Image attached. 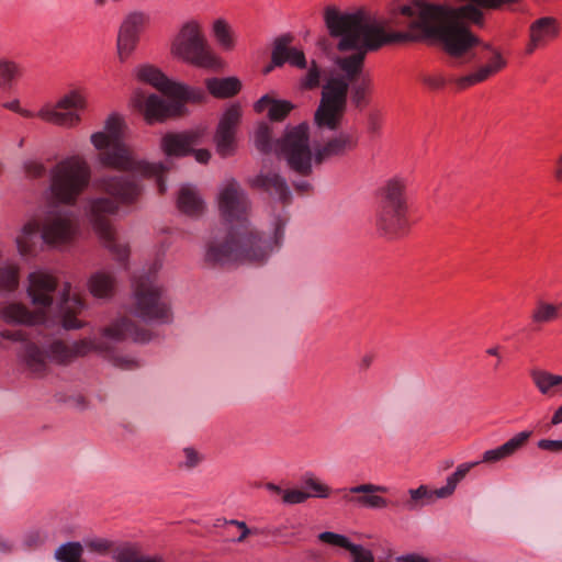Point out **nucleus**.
Here are the masks:
<instances>
[{
  "instance_id": "54",
  "label": "nucleus",
  "mask_w": 562,
  "mask_h": 562,
  "mask_svg": "<svg viewBox=\"0 0 562 562\" xmlns=\"http://www.w3.org/2000/svg\"><path fill=\"white\" fill-rule=\"evenodd\" d=\"M194 157L200 164H207L211 158V153L207 149H198L194 151Z\"/></svg>"
},
{
  "instance_id": "39",
  "label": "nucleus",
  "mask_w": 562,
  "mask_h": 562,
  "mask_svg": "<svg viewBox=\"0 0 562 562\" xmlns=\"http://www.w3.org/2000/svg\"><path fill=\"white\" fill-rule=\"evenodd\" d=\"M256 147L262 153H269L272 149L271 130L267 123H260L255 134Z\"/></svg>"
},
{
  "instance_id": "52",
  "label": "nucleus",
  "mask_w": 562,
  "mask_h": 562,
  "mask_svg": "<svg viewBox=\"0 0 562 562\" xmlns=\"http://www.w3.org/2000/svg\"><path fill=\"white\" fill-rule=\"evenodd\" d=\"M374 360L375 356L372 352H367L360 358L358 367L361 371H366L372 366Z\"/></svg>"
},
{
  "instance_id": "30",
  "label": "nucleus",
  "mask_w": 562,
  "mask_h": 562,
  "mask_svg": "<svg viewBox=\"0 0 562 562\" xmlns=\"http://www.w3.org/2000/svg\"><path fill=\"white\" fill-rule=\"evenodd\" d=\"M115 278L109 271H98L93 273L88 282L90 293L95 297H110L114 293Z\"/></svg>"
},
{
  "instance_id": "22",
  "label": "nucleus",
  "mask_w": 562,
  "mask_h": 562,
  "mask_svg": "<svg viewBox=\"0 0 562 562\" xmlns=\"http://www.w3.org/2000/svg\"><path fill=\"white\" fill-rule=\"evenodd\" d=\"M203 131L191 130L181 133H167L161 138V149L168 157H183L201 143Z\"/></svg>"
},
{
  "instance_id": "59",
  "label": "nucleus",
  "mask_w": 562,
  "mask_h": 562,
  "mask_svg": "<svg viewBox=\"0 0 562 562\" xmlns=\"http://www.w3.org/2000/svg\"><path fill=\"white\" fill-rule=\"evenodd\" d=\"M295 189L299 193H306L310 191L311 186L307 181H302V182L295 184Z\"/></svg>"
},
{
  "instance_id": "19",
  "label": "nucleus",
  "mask_w": 562,
  "mask_h": 562,
  "mask_svg": "<svg viewBox=\"0 0 562 562\" xmlns=\"http://www.w3.org/2000/svg\"><path fill=\"white\" fill-rule=\"evenodd\" d=\"M241 117L240 106L231 105L222 115L214 142L220 156L228 157L234 154L236 147V132Z\"/></svg>"
},
{
  "instance_id": "26",
  "label": "nucleus",
  "mask_w": 562,
  "mask_h": 562,
  "mask_svg": "<svg viewBox=\"0 0 562 562\" xmlns=\"http://www.w3.org/2000/svg\"><path fill=\"white\" fill-rule=\"evenodd\" d=\"M290 37H281L276 42L272 52V61L276 66H281L284 63H289L292 66L304 68L306 60L304 53L300 49L290 46Z\"/></svg>"
},
{
  "instance_id": "43",
  "label": "nucleus",
  "mask_w": 562,
  "mask_h": 562,
  "mask_svg": "<svg viewBox=\"0 0 562 562\" xmlns=\"http://www.w3.org/2000/svg\"><path fill=\"white\" fill-rule=\"evenodd\" d=\"M321 80V70L315 64V61L312 63L311 67L307 70V74L302 79V87L305 89H314L318 87Z\"/></svg>"
},
{
  "instance_id": "11",
  "label": "nucleus",
  "mask_w": 562,
  "mask_h": 562,
  "mask_svg": "<svg viewBox=\"0 0 562 562\" xmlns=\"http://www.w3.org/2000/svg\"><path fill=\"white\" fill-rule=\"evenodd\" d=\"M90 179L91 170L85 157L72 155L60 160L50 170L49 190L53 201L65 205L76 204Z\"/></svg>"
},
{
  "instance_id": "62",
  "label": "nucleus",
  "mask_w": 562,
  "mask_h": 562,
  "mask_svg": "<svg viewBox=\"0 0 562 562\" xmlns=\"http://www.w3.org/2000/svg\"><path fill=\"white\" fill-rule=\"evenodd\" d=\"M116 560L119 562H127V557H126V553L124 551L120 552L119 555L116 557Z\"/></svg>"
},
{
  "instance_id": "14",
  "label": "nucleus",
  "mask_w": 562,
  "mask_h": 562,
  "mask_svg": "<svg viewBox=\"0 0 562 562\" xmlns=\"http://www.w3.org/2000/svg\"><path fill=\"white\" fill-rule=\"evenodd\" d=\"M104 348L94 339L85 338L72 345L55 340L49 346V352L42 351L35 344L27 342L23 350V361L33 374H43L47 369V359L58 363H67L77 357H83L93 351H103Z\"/></svg>"
},
{
  "instance_id": "61",
  "label": "nucleus",
  "mask_w": 562,
  "mask_h": 562,
  "mask_svg": "<svg viewBox=\"0 0 562 562\" xmlns=\"http://www.w3.org/2000/svg\"><path fill=\"white\" fill-rule=\"evenodd\" d=\"M108 2H109V0H93V4L97 8H102V7L106 5Z\"/></svg>"
},
{
  "instance_id": "49",
  "label": "nucleus",
  "mask_w": 562,
  "mask_h": 562,
  "mask_svg": "<svg viewBox=\"0 0 562 562\" xmlns=\"http://www.w3.org/2000/svg\"><path fill=\"white\" fill-rule=\"evenodd\" d=\"M183 454L186 458L184 465L189 469L196 467L202 460L200 453L192 448H186Z\"/></svg>"
},
{
  "instance_id": "48",
  "label": "nucleus",
  "mask_w": 562,
  "mask_h": 562,
  "mask_svg": "<svg viewBox=\"0 0 562 562\" xmlns=\"http://www.w3.org/2000/svg\"><path fill=\"white\" fill-rule=\"evenodd\" d=\"M25 172L27 177L36 179L45 175V168L41 162L30 161L25 164Z\"/></svg>"
},
{
  "instance_id": "8",
  "label": "nucleus",
  "mask_w": 562,
  "mask_h": 562,
  "mask_svg": "<svg viewBox=\"0 0 562 562\" xmlns=\"http://www.w3.org/2000/svg\"><path fill=\"white\" fill-rule=\"evenodd\" d=\"M531 435V431H520L516 434L502 446L486 450L482 456L481 462L495 463L514 456L528 443ZM479 464L480 461L465 462L458 465L457 470L448 476L446 485L440 488L429 490L427 486L420 485L418 488L409 490L411 501L408 502V506L411 508H415L417 506H423L424 504H429L436 498H447L451 496L454 493L458 483L461 482L467 474Z\"/></svg>"
},
{
  "instance_id": "18",
  "label": "nucleus",
  "mask_w": 562,
  "mask_h": 562,
  "mask_svg": "<svg viewBox=\"0 0 562 562\" xmlns=\"http://www.w3.org/2000/svg\"><path fill=\"white\" fill-rule=\"evenodd\" d=\"M149 24L150 15L145 11L135 10L123 18L116 36V54L121 63H125L134 54Z\"/></svg>"
},
{
  "instance_id": "7",
  "label": "nucleus",
  "mask_w": 562,
  "mask_h": 562,
  "mask_svg": "<svg viewBox=\"0 0 562 562\" xmlns=\"http://www.w3.org/2000/svg\"><path fill=\"white\" fill-rule=\"evenodd\" d=\"M57 279L47 272L35 271L29 276L27 294L36 306L31 311L22 303L0 304V319L9 324L44 325L56 324L49 319L54 296L57 290Z\"/></svg>"
},
{
  "instance_id": "38",
  "label": "nucleus",
  "mask_w": 562,
  "mask_h": 562,
  "mask_svg": "<svg viewBox=\"0 0 562 562\" xmlns=\"http://www.w3.org/2000/svg\"><path fill=\"white\" fill-rule=\"evenodd\" d=\"M83 548L79 542H68L56 551V559L60 562H80Z\"/></svg>"
},
{
  "instance_id": "42",
  "label": "nucleus",
  "mask_w": 562,
  "mask_h": 562,
  "mask_svg": "<svg viewBox=\"0 0 562 562\" xmlns=\"http://www.w3.org/2000/svg\"><path fill=\"white\" fill-rule=\"evenodd\" d=\"M318 538L324 543H327V544H330L334 547L344 548L347 551H349L350 546H352V543L349 542V540L346 537L338 535V533L330 532V531L322 532L318 536Z\"/></svg>"
},
{
  "instance_id": "47",
  "label": "nucleus",
  "mask_w": 562,
  "mask_h": 562,
  "mask_svg": "<svg viewBox=\"0 0 562 562\" xmlns=\"http://www.w3.org/2000/svg\"><path fill=\"white\" fill-rule=\"evenodd\" d=\"M228 527L237 529L238 535L236 537V541L238 542H243L249 535L257 533V529H249L244 521L231 520L228 522Z\"/></svg>"
},
{
  "instance_id": "24",
  "label": "nucleus",
  "mask_w": 562,
  "mask_h": 562,
  "mask_svg": "<svg viewBox=\"0 0 562 562\" xmlns=\"http://www.w3.org/2000/svg\"><path fill=\"white\" fill-rule=\"evenodd\" d=\"M104 337L115 340L132 339L134 341L145 342L150 339V334L144 327L138 326L128 317H123L103 331Z\"/></svg>"
},
{
  "instance_id": "15",
  "label": "nucleus",
  "mask_w": 562,
  "mask_h": 562,
  "mask_svg": "<svg viewBox=\"0 0 562 562\" xmlns=\"http://www.w3.org/2000/svg\"><path fill=\"white\" fill-rule=\"evenodd\" d=\"M134 297L133 316L142 321H169L170 310L164 290L151 272L135 281Z\"/></svg>"
},
{
  "instance_id": "1",
  "label": "nucleus",
  "mask_w": 562,
  "mask_h": 562,
  "mask_svg": "<svg viewBox=\"0 0 562 562\" xmlns=\"http://www.w3.org/2000/svg\"><path fill=\"white\" fill-rule=\"evenodd\" d=\"M469 2L459 8H450L427 0H412L398 8V13L407 19L405 31H387L382 20L372 19L367 22L370 32L367 46L376 48L383 44L431 40L440 43L450 56L465 55L477 41L465 23L483 22L481 7Z\"/></svg>"
},
{
  "instance_id": "20",
  "label": "nucleus",
  "mask_w": 562,
  "mask_h": 562,
  "mask_svg": "<svg viewBox=\"0 0 562 562\" xmlns=\"http://www.w3.org/2000/svg\"><path fill=\"white\" fill-rule=\"evenodd\" d=\"M387 492L389 488L386 486L370 483L337 491L345 502L373 509L387 507L389 502L380 495Z\"/></svg>"
},
{
  "instance_id": "6",
  "label": "nucleus",
  "mask_w": 562,
  "mask_h": 562,
  "mask_svg": "<svg viewBox=\"0 0 562 562\" xmlns=\"http://www.w3.org/2000/svg\"><path fill=\"white\" fill-rule=\"evenodd\" d=\"M126 124L117 114L108 117L104 131L91 135V143L99 150V162L106 168L138 173L146 178H155L158 192L166 191L164 176L167 169L161 164L137 160L133 150L123 142Z\"/></svg>"
},
{
  "instance_id": "3",
  "label": "nucleus",
  "mask_w": 562,
  "mask_h": 562,
  "mask_svg": "<svg viewBox=\"0 0 562 562\" xmlns=\"http://www.w3.org/2000/svg\"><path fill=\"white\" fill-rule=\"evenodd\" d=\"M217 203L221 216L231 225V232L224 244L213 241L207 246V262L221 266L244 260L261 263L274 247H279L285 220H277L273 239L262 238L254 232L248 223L250 204L237 181L228 180L224 183Z\"/></svg>"
},
{
  "instance_id": "23",
  "label": "nucleus",
  "mask_w": 562,
  "mask_h": 562,
  "mask_svg": "<svg viewBox=\"0 0 562 562\" xmlns=\"http://www.w3.org/2000/svg\"><path fill=\"white\" fill-rule=\"evenodd\" d=\"M70 291V285L66 283L58 301L59 322L66 329H77L82 327V323L77 318V315L83 310L85 302L80 294L71 295Z\"/></svg>"
},
{
  "instance_id": "28",
  "label": "nucleus",
  "mask_w": 562,
  "mask_h": 562,
  "mask_svg": "<svg viewBox=\"0 0 562 562\" xmlns=\"http://www.w3.org/2000/svg\"><path fill=\"white\" fill-rule=\"evenodd\" d=\"M356 143L357 140L352 135H339L327 142L321 149L316 151L315 161L321 164L328 157L341 155L345 151L352 149L356 146Z\"/></svg>"
},
{
  "instance_id": "9",
  "label": "nucleus",
  "mask_w": 562,
  "mask_h": 562,
  "mask_svg": "<svg viewBox=\"0 0 562 562\" xmlns=\"http://www.w3.org/2000/svg\"><path fill=\"white\" fill-rule=\"evenodd\" d=\"M408 182L403 177H392L378 190L374 224L387 236L405 233L409 227Z\"/></svg>"
},
{
  "instance_id": "44",
  "label": "nucleus",
  "mask_w": 562,
  "mask_h": 562,
  "mask_svg": "<svg viewBox=\"0 0 562 562\" xmlns=\"http://www.w3.org/2000/svg\"><path fill=\"white\" fill-rule=\"evenodd\" d=\"M86 546L91 552H95L102 555L110 553L113 548V543L110 540L103 538L89 540L86 542Z\"/></svg>"
},
{
  "instance_id": "55",
  "label": "nucleus",
  "mask_w": 562,
  "mask_h": 562,
  "mask_svg": "<svg viewBox=\"0 0 562 562\" xmlns=\"http://www.w3.org/2000/svg\"><path fill=\"white\" fill-rule=\"evenodd\" d=\"M502 347L501 346H493V347H490L486 349V355L488 356H492V357H496L497 358V362L495 364V368H498V366L501 364L502 362Z\"/></svg>"
},
{
  "instance_id": "45",
  "label": "nucleus",
  "mask_w": 562,
  "mask_h": 562,
  "mask_svg": "<svg viewBox=\"0 0 562 562\" xmlns=\"http://www.w3.org/2000/svg\"><path fill=\"white\" fill-rule=\"evenodd\" d=\"M308 497L310 493H306L299 488L284 490L282 501L286 504H301L304 503Z\"/></svg>"
},
{
  "instance_id": "27",
  "label": "nucleus",
  "mask_w": 562,
  "mask_h": 562,
  "mask_svg": "<svg viewBox=\"0 0 562 562\" xmlns=\"http://www.w3.org/2000/svg\"><path fill=\"white\" fill-rule=\"evenodd\" d=\"M251 187L278 196L282 204L290 201L291 194L284 182L277 173H261L251 181Z\"/></svg>"
},
{
  "instance_id": "13",
  "label": "nucleus",
  "mask_w": 562,
  "mask_h": 562,
  "mask_svg": "<svg viewBox=\"0 0 562 562\" xmlns=\"http://www.w3.org/2000/svg\"><path fill=\"white\" fill-rule=\"evenodd\" d=\"M170 52L182 61L198 67L215 68L220 65L198 20H189L180 26L171 41Z\"/></svg>"
},
{
  "instance_id": "4",
  "label": "nucleus",
  "mask_w": 562,
  "mask_h": 562,
  "mask_svg": "<svg viewBox=\"0 0 562 562\" xmlns=\"http://www.w3.org/2000/svg\"><path fill=\"white\" fill-rule=\"evenodd\" d=\"M94 186L108 196L97 198L90 202L89 216L93 229L115 260L125 262L130 256V249L126 244L117 240L111 216L122 206L135 203L142 194V188L135 179L122 176L99 178Z\"/></svg>"
},
{
  "instance_id": "5",
  "label": "nucleus",
  "mask_w": 562,
  "mask_h": 562,
  "mask_svg": "<svg viewBox=\"0 0 562 562\" xmlns=\"http://www.w3.org/2000/svg\"><path fill=\"white\" fill-rule=\"evenodd\" d=\"M136 78L160 91L167 100L155 93L136 90L132 98L134 108L148 124L161 123L182 114L187 102H202L205 93L200 88L180 85L168 79L158 68L151 65L139 66L135 70Z\"/></svg>"
},
{
  "instance_id": "21",
  "label": "nucleus",
  "mask_w": 562,
  "mask_h": 562,
  "mask_svg": "<svg viewBox=\"0 0 562 562\" xmlns=\"http://www.w3.org/2000/svg\"><path fill=\"white\" fill-rule=\"evenodd\" d=\"M560 32V25L555 18L543 16L533 21L529 26L528 42L525 54L532 55L536 50L544 48Z\"/></svg>"
},
{
  "instance_id": "29",
  "label": "nucleus",
  "mask_w": 562,
  "mask_h": 562,
  "mask_svg": "<svg viewBox=\"0 0 562 562\" xmlns=\"http://www.w3.org/2000/svg\"><path fill=\"white\" fill-rule=\"evenodd\" d=\"M24 76V67L21 63L8 58H0V89H12Z\"/></svg>"
},
{
  "instance_id": "58",
  "label": "nucleus",
  "mask_w": 562,
  "mask_h": 562,
  "mask_svg": "<svg viewBox=\"0 0 562 562\" xmlns=\"http://www.w3.org/2000/svg\"><path fill=\"white\" fill-rule=\"evenodd\" d=\"M562 423V405L554 412L551 418V425L557 426Z\"/></svg>"
},
{
  "instance_id": "33",
  "label": "nucleus",
  "mask_w": 562,
  "mask_h": 562,
  "mask_svg": "<svg viewBox=\"0 0 562 562\" xmlns=\"http://www.w3.org/2000/svg\"><path fill=\"white\" fill-rule=\"evenodd\" d=\"M205 85L209 92L216 98H229L240 90V82L236 78H211Z\"/></svg>"
},
{
  "instance_id": "16",
  "label": "nucleus",
  "mask_w": 562,
  "mask_h": 562,
  "mask_svg": "<svg viewBox=\"0 0 562 562\" xmlns=\"http://www.w3.org/2000/svg\"><path fill=\"white\" fill-rule=\"evenodd\" d=\"M276 150L295 172L307 176L312 169L313 154L308 142V126L300 124L290 128L278 142Z\"/></svg>"
},
{
  "instance_id": "41",
  "label": "nucleus",
  "mask_w": 562,
  "mask_h": 562,
  "mask_svg": "<svg viewBox=\"0 0 562 562\" xmlns=\"http://www.w3.org/2000/svg\"><path fill=\"white\" fill-rule=\"evenodd\" d=\"M304 484L312 491V493H310L311 496L322 498L329 496V487L312 475H306L304 477Z\"/></svg>"
},
{
  "instance_id": "32",
  "label": "nucleus",
  "mask_w": 562,
  "mask_h": 562,
  "mask_svg": "<svg viewBox=\"0 0 562 562\" xmlns=\"http://www.w3.org/2000/svg\"><path fill=\"white\" fill-rule=\"evenodd\" d=\"M293 109V105L288 101H277L269 95H263L255 104V111L262 113L268 111V115L272 121H282Z\"/></svg>"
},
{
  "instance_id": "40",
  "label": "nucleus",
  "mask_w": 562,
  "mask_h": 562,
  "mask_svg": "<svg viewBox=\"0 0 562 562\" xmlns=\"http://www.w3.org/2000/svg\"><path fill=\"white\" fill-rule=\"evenodd\" d=\"M456 79L457 78L453 77L446 78L442 74L436 72L424 75L422 81L429 89L439 90L445 88L448 83H453L457 87Z\"/></svg>"
},
{
  "instance_id": "50",
  "label": "nucleus",
  "mask_w": 562,
  "mask_h": 562,
  "mask_svg": "<svg viewBox=\"0 0 562 562\" xmlns=\"http://www.w3.org/2000/svg\"><path fill=\"white\" fill-rule=\"evenodd\" d=\"M538 448L551 452L562 451V440L541 439L538 441Z\"/></svg>"
},
{
  "instance_id": "10",
  "label": "nucleus",
  "mask_w": 562,
  "mask_h": 562,
  "mask_svg": "<svg viewBox=\"0 0 562 562\" xmlns=\"http://www.w3.org/2000/svg\"><path fill=\"white\" fill-rule=\"evenodd\" d=\"M40 232L44 243L54 246L64 245L75 237L77 224L71 213L56 206L47 211L43 220L33 217L23 226L22 234L16 238L21 255L33 252Z\"/></svg>"
},
{
  "instance_id": "12",
  "label": "nucleus",
  "mask_w": 562,
  "mask_h": 562,
  "mask_svg": "<svg viewBox=\"0 0 562 562\" xmlns=\"http://www.w3.org/2000/svg\"><path fill=\"white\" fill-rule=\"evenodd\" d=\"M3 106L26 119L38 117L46 123L63 127H74L81 121L79 111L87 106V92L76 88L63 95L55 104L47 103L37 112L24 109L19 100L5 102Z\"/></svg>"
},
{
  "instance_id": "51",
  "label": "nucleus",
  "mask_w": 562,
  "mask_h": 562,
  "mask_svg": "<svg viewBox=\"0 0 562 562\" xmlns=\"http://www.w3.org/2000/svg\"><path fill=\"white\" fill-rule=\"evenodd\" d=\"M26 335L27 334L24 330H21V329H15V330L5 329V330L1 331V337L2 338L14 340V341L24 340Z\"/></svg>"
},
{
  "instance_id": "57",
  "label": "nucleus",
  "mask_w": 562,
  "mask_h": 562,
  "mask_svg": "<svg viewBox=\"0 0 562 562\" xmlns=\"http://www.w3.org/2000/svg\"><path fill=\"white\" fill-rule=\"evenodd\" d=\"M398 562H428V560L420 555L413 554V555H407V557L401 558L398 560Z\"/></svg>"
},
{
  "instance_id": "36",
  "label": "nucleus",
  "mask_w": 562,
  "mask_h": 562,
  "mask_svg": "<svg viewBox=\"0 0 562 562\" xmlns=\"http://www.w3.org/2000/svg\"><path fill=\"white\" fill-rule=\"evenodd\" d=\"M213 35L217 41L218 45L225 49L231 50L235 46L234 32L224 19H217L213 22L212 26Z\"/></svg>"
},
{
  "instance_id": "35",
  "label": "nucleus",
  "mask_w": 562,
  "mask_h": 562,
  "mask_svg": "<svg viewBox=\"0 0 562 562\" xmlns=\"http://www.w3.org/2000/svg\"><path fill=\"white\" fill-rule=\"evenodd\" d=\"M373 90L372 80L369 77H362L351 88V101L357 109H364L370 103V95Z\"/></svg>"
},
{
  "instance_id": "53",
  "label": "nucleus",
  "mask_w": 562,
  "mask_h": 562,
  "mask_svg": "<svg viewBox=\"0 0 562 562\" xmlns=\"http://www.w3.org/2000/svg\"><path fill=\"white\" fill-rule=\"evenodd\" d=\"M553 178L557 182L562 183V153L558 156L553 165Z\"/></svg>"
},
{
  "instance_id": "25",
  "label": "nucleus",
  "mask_w": 562,
  "mask_h": 562,
  "mask_svg": "<svg viewBox=\"0 0 562 562\" xmlns=\"http://www.w3.org/2000/svg\"><path fill=\"white\" fill-rule=\"evenodd\" d=\"M529 378L540 395L552 398L562 394V375L533 368L529 371Z\"/></svg>"
},
{
  "instance_id": "2",
  "label": "nucleus",
  "mask_w": 562,
  "mask_h": 562,
  "mask_svg": "<svg viewBox=\"0 0 562 562\" xmlns=\"http://www.w3.org/2000/svg\"><path fill=\"white\" fill-rule=\"evenodd\" d=\"M382 20L387 31H394L393 18L371 14L360 10L353 13L341 12L336 8H328L325 12V23L330 36L338 37L340 50L357 49L350 56L338 59L339 68L345 72L346 78L331 77L323 86L319 105L315 112V122L319 127L336 130L346 111L347 93L349 83L355 82L362 71L363 60L367 52H374L387 44L376 48L367 46L370 32L367 30L369 20Z\"/></svg>"
},
{
  "instance_id": "37",
  "label": "nucleus",
  "mask_w": 562,
  "mask_h": 562,
  "mask_svg": "<svg viewBox=\"0 0 562 562\" xmlns=\"http://www.w3.org/2000/svg\"><path fill=\"white\" fill-rule=\"evenodd\" d=\"M19 285V267L8 263L0 268V290L14 291Z\"/></svg>"
},
{
  "instance_id": "60",
  "label": "nucleus",
  "mask_w": 562,
  "mask_h": 562,
  "mask_svg": "<svg viewBox=\"0 0 562 562\" xmlns=\"http://www.w3.org/2000/svg\"><path fill=\"white\" fill-rule=\"evenodd\" d=\"M266 488L272 493L283 495L284 490L273 483H267Z\"/></svg>"
},
{
  "instance_id": "34",
  "label": "nucleus",
  "mask_w": 562,
  "mask_h": 562,
  "mask_svg": "<svg viewBox=\"0 0 562 562\" xmlns=\"http://www.w3.org/2000/svg\"><path fill=\"white\" fill-rule=\"evenodd\" d=\"M562 317V303L553 304L540 301L531 312V319L537 324H547Z\"/></svg>"
},
{
  "instance_id": "31",
  "label": "nucleus",
  "mask_w": 562,
  "mask_h": 562,
  "mask_svg": "<svg viewBox=\"0 0 562 562\" xmlns=\"http://www.w3.org/2000/svg\"><path fill=\"white\" fill-rule=\"evenodd\" d=\"M178 209L190 216H198L203 213L204 203L198 192L190 186L180 189L178 195Z\"/></svg>"
},
{
  "instance_id": "46",
  "label": "nucleus",
  "mask_w": 562,
  "mask_h": 562,
  "mask_svg": "<svg viewBox=\"0 0 562 562\" xmlns=\"http://www.w3.org/2000/svg\"><path fill=\"white\" fill-rule=\"evenodd\" d=\"M349 552L353 557V562H374V557L370 550L363 549L361 546H350Z\"/></svg>"
},
{
  "instance_id": "56",
  "label": "nucleus",
  "mask_w": 562,
  "mask_h": 562,
  "mask_svg": "<svg viewBox=\"0 0 562 562\" xmlns=\"http://www.w3.org/2000/svg\"><path fill=\"white\" fill-rule=\"evenodd\" d=\"M115 364L123 369H133L134 367H136V362L134 360L123 358H117L115 360Z\"/></svg>"
},
{
  "instance_id": "63",
  "label": "nucleus",
  "mask_w": 562,
  "mask_h": 562,
  "mask_svg": "<svg viewBox=\"0 0 562 562\" xmlns=\"http://www.w3.org/2000/svg\"><path fill=\"white\" fill-rule=\"evenodd\" d=\"M133 562H160V561L157 560V559H149L148 558V559H137V560H135Z\"/></svg>"
},
{
  "instance_id": "17",
  "label": "nucleus",
  "mask_w": 562,
  "mask_h": 562,
  "mask_svg": "<svg viewBox=\"0 0 562 562\" xmlns=\"http://www.w3.org/2000/svg\"><path fill=\"white\" fill-rule=\"evenodd\" d=\"M472 50L477 55L481 64L474 71L457 77L456 82L459 90H464L484 82L507 66V60L503 54L493 46L477 45L476 43L470 52Z\"/></svg>"
}]
</instances>
